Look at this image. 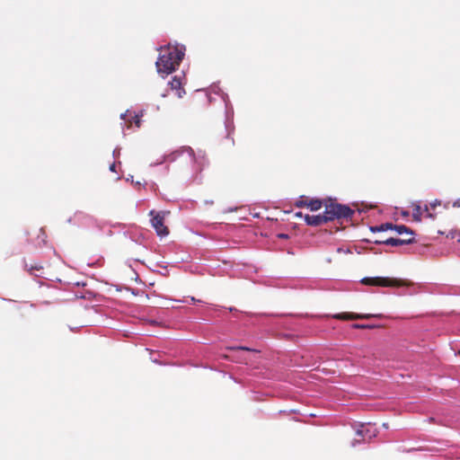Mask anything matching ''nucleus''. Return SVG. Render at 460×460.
<instances>
[{
    "instance_id": "412c9836",
    "label": "nucleus",
    "mask_w": 460,
    "mask_h": 460,
    "mask_svg": "<svg viewBox=\"0 0 460 460\" xmlns=\"http://www.w3.org/2000/svg\"><path fill=\"white\" fill-rule=\"evenodd\" d=\"M115 168H116V164H112L110 166V169H111V171H112V172H115Z\"/></svg>"
},
{
    "instance_id": "f257e3e1",
    "label": "nucleus",
    "mask_w": 460,
    "mask_h": 460,
    "mask_svg": "<svg viewBox=\"0 0 460 460\" xmlns=\"http://www.w3.org/2000/svg\"><path fill=\"white\" fill-rule=\"evenodd\" d=\"M184 57L183 51L177 47L168 46L161 49L155 63L159 74L169 75L175 71Z\"/></svg>"
},
{
    "instance_id": "dca6fc26",
    "label": "nucleus",
    "mask_w": 460,
    "mask_h": 460,
    "mask_svg": "<svg viewBox=\"0 0 460 460\" xmlns=\"http://www.w3.org/2000/svg\"><path fill=\"white\" fill-rule=\"evenodd\" d=\"M229 349H232V350H246V351H254V349H252L248 347H243V346H240V347H231L229 348Z\"/></svg>"
},
{
    "instance_id": "a878e982",
    "label": "nucleus",
    "mask_w": 460,
    "mask_h": 460,
    "mask_svg": "<svg viewBox=\"0 0 460 460\" xmlns=\"http://www.w3.org/2000/svg\"><path fill=\"white\" fill-rule=\"evenodd\" d=\"M449 235H450V237H451L452 239H453V238H455V234H454V233H450V234H449Z\"/></svg>"
},
{
    "instance_id": "b1692460",
    "label": "nucleus",
    "mask_w": 460,
    "mask_h": 460,
    "mask_svg": "<svg viewBox=\"0 0 460 460\" xmlns=\"http://www.w3.org/2000/svg\"><path fill=\"white\" fill-rule=\"evenodd\" d=\"M41 269V267H31V269L29 270L30 271H31L32 270H40Z\"/></svg>"
},
{
    "instance_id": "0eeeda50",
    "label": "nucleus",
    "mask_w": 460,
    "mask_h": 460,
    "mask_svg": "<svg viewBox=\"0 0 460 460\" xmlns=\"http://www.w3.org/2000/svg\"><path fill=\"white\" fill-rule=\"evenodd\" d=\"M370 314H359L354 313H341L333 315V318L339 320H358V319H368L370 318Z\"/></svg>"
},
{
    "instance_id": "f03ea898",
    "label": "nucleus",
    "mask_w": 460,
    "mask_h": 460,
    "mask_svg": "<svg viewBox=\"0 0 460 460\" xmlns=\"http://www.w3.org/2000/svg\"><path fill=\"white\" fill-rule=\"evenodd\" d=\"M174 155L175 159L190 164L192 173L200 172L204 167L205 157H197L191 147H183L180 151H177Z\"/></svg>"
},
{
    "instance_id": "2eb2a0df",
    "label": "nucleus",
    "mask_w": 460,
    "mask_h": 460,
    "mask_svg": "<svg viewBox=\"0 0 460 460\" xmlns=\"http://www.w3.org/2000/svg\"><path fill=\"white\" fill-rule=\"evenodd\" d=\"M421 215H422L421 208L420 206H416V208L413 209V218L416 221H420Z\"/></svg>"
},
{
    "instance_id": "4468645a",
    "label": "nucleus",
    "mask_w": 460,
    "mask_h": 460,
    "mask_svg": "<svg viewBox=\"0 0 460 460\" xmlns=\"http://www.w3.org/2000/svg\"><path fill=\"white\" fill-rule=\"evenodd\" d=\"M393 228H394V225L392 223H385V224L380 225L379 226L371 227V231L380 232V231H386L388 229H393Z\"/></svg>"
},
{
    "instance_id": "39448f33",
    "label": "nucleus",
    "mask_w": 460,
    "mask_h": 460,
    "mask_svg": "<svg viewBox=\"0 0 460 460\" xmlns=\"http://www.w3.org/2000/svg\"><path fill=\"white\" fill-rule=\"evenodd\" d=\"M150 215L153 216L151 223L157 234L160 236L167 235L169 234V230L164 225V215L162 212L155 214V211H151Z\"/></svg>"
},
{
    "instance_id": "5701e85b",
    "label": "nucleus",
    "mask_w": 460,
    "mask_h": 460,
    "mask_svg": "<svg viewBox=\"0 0 460 460\" xmlns=\"http://www.w3.org/2000/svg\"><path fill=\"white\" fill-rule=\"evenodd\" d=\"M454 207H460V201L457 200V201H455L454 204H453Z\"/></svg>"
},
{
    "instance_id": "20e7f679",
    "label": "nucleus",
    "mask_w": 460,
    "mask_h": 460,
    "mask_svg": "<svg viewBox=\"0 0 460 460\" xmlns=\"http://www.w3.org/2000/svg\"><path fill=\"white\" fill-rule=\"evenodd\" d=\"M360 282L363 285L375 287L399 288L409 285V283L406 280L385 277H366L363 278Z\"/></svg>"
},
{
    "instance_id": "4be33fe9",
    "label": "nucleus",
    "mask_w": 460,
    "mask_h": 460,
    "mask_svg": "<svg viewBox=\"0 0 460 460\" xmlns=\"http://www.w3.org/2000/svg\"><path fill=\"white\" fill-rule=\"evenodd\" d=\"M353 327L354 328H365L366 326L365 325H361V324H354Z\"/></svg>"
},
{
    "instance_id": "ddd939ff",
    "label": "nucleus",
    "mask_w": 460,
    "mask_h": 460,
    "mask_svg": "<svg viewBox=\"0 0 460 460\" xmlns=\"http://www.w3.org/2000/svg\"><path fill=\"white\" fill-rule=\"evenodd\" d=\"M310 198L306 196H301L299 199L295 202V206L296 208H303L306 207L308 208V201H310Z\"/></svg>"
},
{
    "instance_id": "cd10ccee",
    "label": "nucleus",
    "mask_w": 460,
    "mask_h": 460,
    "mask_svg": "<svg viewBox=\"0 0 460 460\" xmlns=\"http://www.w3.org/2000/svg\"><path fill=\"white\" fill-rule=\"evenodd\" d=\"M383 241H384V240L378 239V240H376V241H375V243H376V242H383Z\"/></svg>"
},
{
    "instance_id": "aec40b11",
    "label": "nucleus",
    "mask_w": 460,
    "mask_h": 460,
    "mask_svg": "<svg viewBox=\"0 0 460 460\" xmlns=\"http://www.w3.org/2000/svg\"><path fill=\"white\" fill-rule=\"evenodd\" d=\"M278 237H279V238H282V239H286V238H288V234H278Z\"/></svg>"
},
{
    "instance_id": "6e6552de",
    "label": "nucleus",
    "mask_w": 460,
    "mask_h": 460,
    "mask_svg": "<svg viewBox=\"0 0 460 460\" xmlns=\"http://www.w3.org/2000/svg\"><path fill=\"white\" fill-rule=\"evenodd\" d=\"M305 220L308 226H318L323 224H324V218L323 217V215H316V216H309L306 215L305 217Z\"/></svg>"
},
{
    "instance_id": "1a4fd4ad",
    "label": "nucleus",
    "mask_w": 460,
    "mask_h": 460,
    "mask_svg": "<svg viewBox=\"0 0 460 460\" xmlns=\"http://www.w3.org/2000/svg\"><path fill=\"white\" fill-rule=\"evenodd\" d=\"M31 305L13 304V310L22 318L25 317Z\"/></svg>"
},
{
    "instance_id": "f8f14e48",
    "label": "nucleus",
    "mask_w": 460,
    "mask_h": 460,
    "mask_svg": "<svg viewBox=\"0 0 460 460\" xmlns=\"http://www.w3.org/2000/svg\"><path fill=\"white\" fill-rule=\"evenodd\" d=\"M323 207V202L321 199H311L310 201H308V208L312 211H317L321 209Z\"/></svg>"
},
{
    "instance_id": "a211bd4d",
    "label": "nucleus",
    "mask_w": 460,
    "mask_h": 460,
    "mask_svg": "<svg viewBox=\"0 0 460 460\" xmlns=\"http://www.w3.org/2000/svg\"><path fill=\"white\" fill-rule=\"evenodd\" d=\"M134 122H135V124H136V126H137V128H139V127H140L141 120H140V118H139L137 115H135V117H134Z\"/></svg>"
},
{
    "instance_id": "9d476101",
    "label": "nucleus",
    "mask_w": 460,
    "mask_h": 460,
    "mask_svg": "<svg viewBox=\"0 0 460 460\" xmlns=\"http://www.w3.org/2000/svg\"><path fill=\"white\" fill-rule=\"evenodd\" d=\"M393 229L395 230L399 234H407L410 235V237H414V233L412 230L404 225H394Z\"/></svg>"
},
{
    "instance_id": "f3484780",
    "label": "nucleus",
    "mask_w": 460,
    "mask_h": 460,
    "mask_svg": "<svg viewBox=\"0 0 460 460\" xmlns=\"http://www.w3.org/2000/svg\"><path fill=\"white\" fill-rule=\"evenodd\" d=\"M424 211L427 213V215H426L427 217H429L431 219L435 218V215L429 212V206H425Z\"/></svg>"
},
{
    "instance_id": "423d86ee",
    "label": "nucleus",
    "mask_w": 460,
    "mask_h": 460,
    "mask_svg": "<svg viewBox=\"0 0 460 460\" xmlns=\"http://www.w3.org/2000/svg\"><path fill=\"white\" fill-rule=\"evenodd\" d=\"M415 242L414 237H409L408 239H401V238H388L384 240L383 242H376L377 244H387L392 246L404 245L410 244Z\"/></svg>"
},
{
    "instance_id": "6ab92c4d",
    "label": "nucleus",
    "mask_w": 460,
    "mask_h": 460,
    "mask_svg": "<svg viewBox=\"0 0 460 460\" xmlns=\"http://www.w3.org/2000/svg\"><path fill=\"white\" fill-rule=\"evenodd\" d=\"M437 206H440V201L439 200H435L434 202L429 204V207L431 208H435Z\"/></svg>"
},
{
    "instance_id": "9b49d317",
    "label": "nucleus",
    "mask_w": 460,
    "mask_h": 460,
    "mask_svg": "<svg viewBox=\"0 0 460 460\" xmlns=\"http://www.w3.org/2000/svg\"><path fill=\"white\" fill-rule=\"evenodd\" d=\"M172 89H174L177 91L178 97H181V92L184 93V90L181 88V82L180 79L174 77L172 82L170 83Z\"/></svg>"
},
{
    "instance_id": "393cba45",
    "label": "nucleus",
    "mask_w": 460,
    "mask_h": 460,
    "mask_svg": "<svg viewBox=\"0 0 460 460\" xmlns=\"http://www.w3.org/2000/svg\"><path fill=\"white\" fill-rule=\"evenodd\" d=\"M358 435L363 436V430L362 429L361 430H358Z\"/></svg>"
},
{
    "instance_id": "7ed1b4c3",
    "label": "nucleus",
    "mask_w": 460,
    "mask_h": 460,
    "mask_svg": "<svg viewBox=\"0 0 460 460\" xmlns=\"http://www.w3.org/2000/svg\"><path fill=\"white\" fill-rule=\"evenodd\" d=\"M353 214L354 211L348 206L338 203H330L325 206L323 217L324 218V222L327 223L334 219L351 218Z\"/></svg>"
},
{
    "instance_id": "bb28decb",
    "label": "nucleus",
    "mask_w": 460,
    "mask_h": 460,
    "mask_svg": "<svg viewBox=\"0 0 460 460\" xmlns=\"http://www.w3.org/2000/svg\"><path fill=\"white\" fill-rule=\"evenodd\" d=\"M296 217H302V213H301V212H297V213L296 214Z\"/></svg>"
}]
</instances>
